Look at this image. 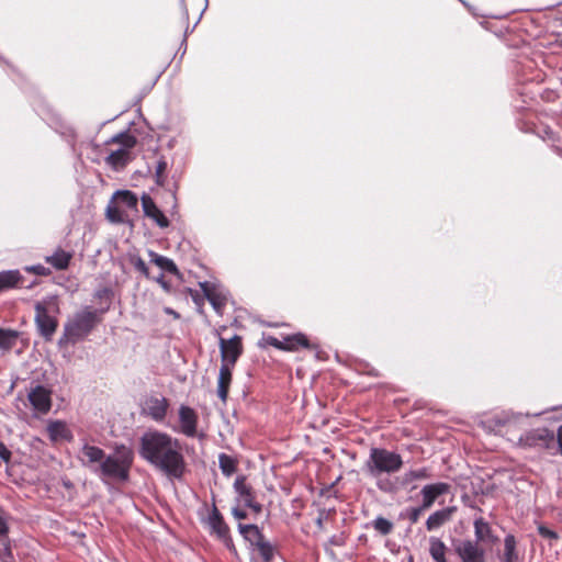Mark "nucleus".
I'll return each instance as SVG.
<instances>
[{
  "instance_id": "1",
  "label": "nucleus",
  "mask_w": 562,
  "mask_h": 562,
  "mask_svg": "<svg viewBox=\"0 0 562 562\" xmlns=\"http://www.w3.org/2000/svg\"><path fill=\"white\" fill-rule=\"evenodd\" d=\"M139 456L169 477L179 479L186 470L182 447L177 438L159 430H148L139 439Z\"/></svg>"
},
{
  "instance_id": "2",
  "label": "nucleus",
  "mask_w": 562,
  "mask_h": 562,
  "mask_svg": "<svg viewBox=\"0 0 562 562\" xmlns=\"http://www.w3.org/2000/svg\"><path fill=\"white\" fill-rule=\"evenodd\" d=\"M134 122L104 142L103 160L113 172H122L136 159L138 138L131 132Z\"/></svg>"
},
{
  "instance_id": "3",
  "label": "nucleus",
  "mask_w": 562,
  "mask_h": 562,
  "mask_svg": "<svg viewBox=\"0 0 562 562\" xmlns=\"http://www.w3.org/2000/svg\"><path fill=\"white\" fill-rule=\"evenodd\" d=\"M402 467L403 460L398 453L383 448H371L363 470L376 481V487L380 491L392 493L395 491L394 484L389 479H383L382 475L396 473Z\"/></svg>"
},
{
  "instance_id": "4",
  "label": "nucleus",
  "mask_w": 562,
  "mask_h": 562,
  "mask_svg": "<svg viewBox=\"0 0 562 562\" xmlns=\"http://www.w3.org/2000/svg\"><path fill=\"white\" fill-rule=\"evenodd\" d=\"M101 322L100 313L91 306H85L67 318L58 346L75 345L88 337Z\"/></svg>"
},
{
  "instance_id": "5",
  "label": "nucleus",
  "mask_w": 562,
  "mask_h": 562,
  "mask_svg": "<svg viewBox=\"0 0 562 562\" xmlns=\"http://www.w3.org/2000/svg\"><path fill=\"white\" fill-rule=\"evenodd\" d=\"M133 460L132 449L121 445L115 448L113 453L104 457L102 463L98 465L97 475L102 480L124 482L128 479Z\"/></svg>"
},
{
  "instance_id": "6",
  "label": "nucleus",
  "mask_w": 562,
  "mask_h": 562,
  "mask_svg": "<svg viewBox=\"0 0 562 562\" xmlns=\"http://www.w3.org/2000/svg\"><path fill=\"white\" fill-rule=\"evenodd\" d=\"M35 324L45 340H52L58 327L59 304L56 296H46L35 303Z\"/></svg>"
},
{
  "instance_id": "7",
  "label": "nucleus",
  "mask_w": 562,
  "mask_h": 562,
  "mask_svg": "<svg viewBox=\"0 0 562 562\" xmlns=\"http://www.w3.org/2000/svg\"><path fill=\"white\" fill-rule=\"evenodd\" d=\"M526 418L520 414H514L510 412H503L493 417L492 423L494 424V429L504 435L508 436V439L514 441L520 435H516L515 432H520L524 428Z\"/></svg>"
},
{
  "instance_id": "8",
  "label": "nucleus",
  "mask_w": 562,
  "mask_h": 562,
  "mask_svg": "<svg viewBox=\"0 0 562 562\" xmlns=\"http://www.w3.org/2000/svg\"><path fill=\"white\" fill-rule=\"evenodd\" d=\"M221 366L234 368L236 361L243 352L241 338L237 335L231 339L220 338Z\"/></svg>"
},
{
  "instance_id": "9",
  "label": "nucleus",
  "mask_w": 562,
  "mask_h": 562,
  "mask_svg": "<svg viewBox=\"0 0 562 562\" xmlns=\"http://www.w3.org/2000/svg\"><path fill=\"white\" fill-rule=\"evenodd\" d=\"M553 441H554L553 432L549 431L546 428L531 430V431L526 432L525 435L520 434L517 437V445L520 447L547 448Z\"/></svg>"
},
{
  "instance_id": "10",
  "label": "nucleus",
  "mask_w": 562,
  "mask_h": 562,
  "mask_svg": "<svg viewBox=\"0 0 562 562\" xmlns=\"http://www.w3.org/2000/svg\"><path fill=\"white\" fill-rule=\"evenodd\" d=\"M462 562H486L482 544L473 540H464L456 548Z\"/></svg>"
},
{
  "instance_id": "11",
  "label": "nucleus",
  "mask_w": 562,
  "mask_h": 562,
  "mask_svg": "<svg viewBox=\"0 0 562 562\" xmlns=\"http://www.w3.org/2000/svg\"><path fill=\"white\" fill-rule=\"evenodd\" d=\"M27 398L33 407L40 414H46L52 407L50 391L42 385L31 389Z\"/></svg>"
},
{
  "instance_id": "12",
  "label": "nucleus",
  "mask_w": 562,
  "mask_h": 562,
  "mask_svg": "<svg viewBox=\"0 0 562 562\" xmlns=\"http://www.w3.org/2000/svg\"><path fill=\"white\" fill-rule=\"evenodd\" d=\"M105 457L104 451L95 446L85 443L79 453L81 464L90 469L97 474L98 465H100Z\"/></svg>"
},
{
  "instance_id": "13",
  "label": "nucleus",
  "mask_w": 562,
  "mask_h": 562,
  "mask_svg": "<svg viewBox=\"0 0 562 562\" xmlns=\"http://www.w3.org/2000/svg\"><path fill=\"white\" fill-rule=\"evenodd\" d=\"M206 524L212 533L216 535L218 539L228 544L231 542L229 528L224 521L223 516L218 512L215 505L207 517Z\"/></svg>"
},
{
  "instance_id": "14",
  "label": "nucleus",
  "mask_w": 562,
  "mask_h": 562,
  "mask_svg": "<svg viewBox=\"0 0 562 562\" xmlns=\"http://www.w3.org/2000/svg\"><path fill=\"white\" fill-rule=\"evenodd\" d=\"M200 286L209 300L215 312L220 315L223 314V310L227 302V295L222 289L210 282H202Z\"/></svg>"
},
{
  "instance_id": "15",
  "label": "nucleus",
  "mask_w": 562,
  "mask_h": 562,
  "mask_svg": "<svg viewBox=\"0 0 562 562\" xmlns=\"http://www.w3.org/2000/svg\"><path fill=\"white\" fill-rule=\"evenodd\" d=\"M234 488L238 494L239 501L255 513L259 514L262 509L261 505L255 502L252 488L246 484L245 476H238L235 480Z\"/></svg>"
},
{
  "instance_id": "16",
  "label": "nucleus",
  "mask_w": 562,
  "mask_h": 562,
  "mask_svg": "<svg viewBox=\"0 0 562 562\" xmlns=\"http://www.w3.org/2000/svg\"><path fill=\"white\" fill-rule=\"evenodd\" d=\"M180 431L187 437L196 435L198 415L195 411L189 406L181 405L179 407Z\"/></svg>"
},
{
  "instance_id": "17",
  "label": "nucleus",
  "mask_w": 562,
  "mask_h": 562,
  "mask_svg": "<svg viewBox=\"0 0 562 562\" xmlns=\"http://www.w3.org/2000/svg\"><path fill=\"white\" fill-rule=\"evenodd\" d=\"M142 207L145 216L153 220L156 223V225H158L160 228H166L169 226L168 218L158 209V206L149 195L144 194L142 196Z\"/></svg>"
},
{
  "instance_id": "18",
  "label": "nucleus",
  "mask_w": 562,
  "mask_h": 562,
  "mask_svg": "<svg viewBox=\"0 0 562 562\" xmlns=\"http://www.w3.org/2000/svg\"><path fill=\"white\" fill-rule=\"evenodd\" d=\"M169 403L165 397H149L145 401L144 413L156 422H161L166 417Z\"/></svg>"
},
{
  "instance_id": "19",
  "label": "nucleus",
  "mask_w": 562,
  "mask_h": 562,
  "mask_svg": "<svg viewBox=\"0 0 562 562\" xmlns=\"http://www.w3.org/2000/svg\"><path fill=\"white\" fill-rule=\"evenodd\" d=\"M46 430L54 443L71 441L74 438L71 430L63 420H49Z\"/></svg>"
},
{
  "instance_id": "20",
  "label": "nucleus",
  "mask_w": 562,
  "mask_h": 562,
  "mask_svg": "<svg viewBox=\"0 0 562 562\" xmlns=\"http://www.w3.org/2000/svg\"><path fill=\"white\" fill-rule=\"evenodd\" d=\"M150 161H147V170L143 171L135 169L131 176H165L168 171V161L164 156H158L154 153L149 157Z\"/></svg>"
},
{
  "instance_id": "21",
  "label": "nucleus",
  "mask_w": 562,
  "mask_h": 562,
  "mask_svg": "<svg viewBox=\"0 0 562 562\" xmlns=\"http://www.w3.org/2000/svg\"><path fill=\"white\" fill-rule=\"evenodd\" d=\"M267 344L280 350H296L299 347H308L307 338L303 334H296L284 338L283 341L276 337L269 336L266 339Z\"/></svg>"
},
{
  "instance_id": "22",
  "label": "nucleus",
  "mask_w": 562,
  "mask_h": 562,
  "mask_svg": "<svg viewBox=\"0 0 562 562\" xmlns=\"http://www.w3.org/2000/svg\"><path fill=\"white\" fill-rule=\"evenodd\" d=\"M448 490L449 485L442 482L425 485L422 490L423 503L420 506L425 509H429L434 505L436 498L447 493Z\"/></svg>"
},
{
  "instance_id": "23",
  "label": "nucleus",
  "mask_w": 562,
  "mask_h": 562,
  "mask_svg": "<svg viewBox=\"0 0 562 562\" xmlns=\"http://www.w3.org/2000/svg\"><path fill=\"white\" fill-rule=\"evenodd\" d=\"M453 507H447L432 513L426 520V528L428 531H434L442 527L445 524L451 520Z\"/></svg>"
},
{
  "instance_id": "24",
  "label": "nucleus",
  "mask_w": 562,
  "mask_h": 562,
  "mask_svg": "<svg viewBox=\"0 0 562 562\" xmlns=\"http://www.w3.org/2000/svg\"><path fill=\"white\" fill-rule=\"evenodd\" d=\"M474 535H475L474 542H477L480 544H482V543L493 544L496 541V538L494 537V535L492 532L491 526L483 518H477L474 520Z\"/></svg>"
},
{
  "instance_id": "25",
  "label": "nucleus",
  "mask_w": 562,
  "mask_h": 562,
  "mask_svg": "<svg viewBox=\"0 0 562 562\" xmlns=\"http://www.w3.org/2000/svg\"><path fill=\"white\" fill-rule=\"evenodd\" d=\"M232 367L221 366L220 372H218V380H217V396L222 400V402H226L229 385L232 382Z\"/></svg>"
},
{
  "instance_id": "26",
  "label": "nucleus",
  "mask_w": 562,
  "mask_h": 562,
  "mask_svg": "<svg viewBox=\"0 0 562 562\" xmlns=\"http://www.w3.org/2000/svg\"><path fill=\"white\" fill-rule=\"evenodd\" d=\"M22 281L19 270L0 271V292L16 288Z\"/></svg>"
},
{
  "instance_id": "27",
  "label": "nucleus",
  "mask_w": 562,
  "mask_h": 562,
  "mask_svg": "<svg viewBox=\"0 0 562 562\" xmlns=\"http://www.w3.org/2000/svg\"><path fill=\"white\" fill-rule=\"evenodd\" d=\"M71 258L72 255L70 252L65 251L61 248H58L57 250H55L53 255L47 256L45 258V261L57 270H64L68 268Z\"/></svg>"
},
{
  "instance_id": "28",
  "label": "nucleus",
  "mask_w": 562,
  "mask_h": 562,
  "mask_svg": "<svg viewBox=\"0 0 562 562\" xmlns=\"http://www.w3.org/2000/svg\"><path fill=\"white\" fill-rule=\"evenodd\" d=\"M43 120L55 131L59 132V130H66L72 139L76 137L75 131L67 126L61 116L55 111L46 109V117H43Z\"/></svg>"
},
{
  "instance_id": "29",
  "label": "nucleus",
  "mask_w": 562,
  "mask_h": 562,
  "mask_svg": "<svg viewBox=\"0 0 562 562\" xmlns=\"http://www.w3.org/2000/svg\"><path fill=\"white\" fill-rule=\"evenodd\" d=\"M447 551L448 548L441 539L437 537H430L429 554L435 562H448L446 559Z\"/></svg>"
},
{
  "instance_id": "30",
  "label": "nucleus",
  "mask_w": 562,
  "mask_h": 562,
  "mask_svg": "<svg viewBox=\"0 0 562 562\" xmlns=\"http://www.w3.org/2000/svg\"><path fill=\"white\" fill-rule=\"evenodd\" d=\"M19 337L20 333L18 330L0 327V349L3 351L11 350L15 346Z\"/></svg>"
},
{
  "instance_id": "31",
  "label": "nucleus",
  "mask_w": 562,
  "mask_h": 562,
  "mask_svg": "<svg viewBox=\"0 0 562 562\" xmlns=\"http://www.w3.org/2000/svg\"><path fill=\"white\" fill-rule=\"evenodd\" d=\"M516 551V539L513 535H507L504 539V554L502 562H518Z\"/></svg>"
},
{
  "instance_id": "32",
  "label": "nucleus",
  "mask_w": 562,
  "mask_h": 562,
  "mask_svg": "<svg viewBox=\"0 0 562 562\" xmlns=\"http://www.w3.org/2000/svg\"><path fill=\"white\" fill-rule=\"evenodd\" d=\"M113 200L121 207L135 209L137 206V196L127 190L116 191Z\"/></svg>"
},
{
  "instance_id": "33",
  "label": "nucleus",
  "mask_w": 562,
  "mask_h": 562,
  "mask_svg": "<svg viewBox=\"0 0 562 562\" xmlns=\"http://www.w3.org/2000/svg\"><path fill=\"white\" fill-rule=\"evenodd\" d=\"M149 257H150L151 262H154L160 269L168 271L170 273H173V274L178 273V268L171 259L164 257L161 255H158L155 251H149Z\"/></svg>"
},
{
  "instance_id": "34",
  "label": "nucleus",
  "mask_w": 562,
  "mask_h": 562,
  "mask_svg": "<svg viewBox=\"0 0 562 562\" xmlns=\"http://www.w3.org/2000/svg\"><path fill=\"white\" fill-rule=\"evenodd\" d=\"M238 461L236 458L221 453L218 456V467L225 476H231L237 469Z\"/></svg>"
},
{
  "instance_id": "35",
  "label": "nucleus",
  "mask_w": 562,
  "mask_h": 562,
  "mask_svg": "<svg viewBox=\"0 0 562 562\" xmlns=\"http://www.w3.org/2000/svg\"><path fill=\"white\" fill-rule=\"evenodd\" d=\"M105 215L108 221L113 224H123L127 222V214L116 203L108 205Z\"/></svg>"
},
{
  "instance_id": "36",
  "label": "nucleus",
  "mask_w": 562,
  "mask_h": 562,
  "mask_svg": "<svg viewBox=\"0 0 562 562\" xmlns=\"http://www.w3.org/2000/svg\"><path fill=\"white\" fill-rule=\"evenodd\" d=\"M430 477V472L427 468H420L417 470H411L404 473L402 477L403 484H411L414 481L425 480Z\"/></svg>"
},
{
  "instance_id": "37",
  "label": "nucleus",
  "mask_w": 562,
  "mask_h": 562,
  "mask_svg": "<svg viewBox=\"0 0 562 562\" xmlns=\"http://www.w3.org/2000/svg\"><path fill=\"white\" fill-rule=\"evenodd\" d=\"M239 532L249 541H259L263 538L261 531L256 525H238Z\"/></svg>"
},
{
  "instance_id": "38",
  "label": "nucleus",
  "mask_w": 562,
  "mask_h": 562,
  "mask_svg": "<svg viewBox=\"0 0 562 562\" xmlns=\"http://www.w3.org/2000/svg\"><path fill=\"white\" fill-rule=\"evenodd\" d=\"M373 527L383 536L389 535L393 530V524L383 517H376L373 520Z\"/></svg>"
},
{
  "instance_id": "39",
  "label": "nucleus",
  "mask_w": 562,
  "mask_h": 562,
  "mask_svg": "<svg viewBox=\"0 0 562 562\" xmlns=\"http://www.w3.org/2000/svg\"><path fill=\"white\" fill-rule=\"evenodd\" d=\"M256 546L258 547L261 557L266 561H270L272 559L273 548L268 541L265 540V538H261L259 541H257Z\"/></svg>"
},
{
  "instance_id": "40",
  "label": "nucleus",
  "mask_w": 562,
  "mask_h": 562,
  "mask_svg": "<svg viewBox=\"0 0 562 562\" xmlns=\"http://www.w3.org/2000/svg\"><path fill=\"white\" fill-rule=\"evenodd\" d=\"M426 510L422 506L419 507H411L401 514L402 518H407L412 524H416L422 515V513Z\"/></svg>"
},
{
  "instance_id": "41",
  "label": "nucleus",
  "mask_w": 562,
  "mask_h": 562,
  "mask_svg": "<svg viewBox=\"0 0 562 562\" xmlns=\"http://www.w3.org/2000/svg\"><path fill=\"white\" fill-rule=\"evenodd\" d=\"M541 137L544 139V140H551V142H558L560 139V136L558 134V132H555L552 127H550L549 125H546L543 128H542V133H541Z\"/></svg>"
},
{
  "instance_id": "42",
  "label": "nucleus",
  "mask_w": 562,
  "mask_h": 562,
  "mask_svg": "<svg viewBox=\"0 0 562 562\" xmlns=\"http://www.w3.org/2000/svg\"><path fill=\"white\" fill-rule=\"evenodd\" d=\"M24 270L37 276H48L50 273L49 269L42 265L26 266Z\"/></svg>"
},
{
  "instance_id": "43",
  "label": "nucleus",
  "mask_w": 562,
  "mask_h": 562,
  "mask_svg": "<svg viewBox=\"0 0 562 562\" xmlns=\"http://www.w3.org/2000/svg\"><path fill=\"white\" fill-rule=\"evenodd\" d=\"M207 5H209V0H205V4H204V8L203 10L201 11L198 20L195 21V23L190 26L189 24L187 25V27L184 29V32H183V37L182 38H188V36L193 33V31L195 30V27L198 26V24L200 23L201 19H202V15L203 13L205 12V10L207 9Z\"/></svg>"
},
{
  "instance_id": "44",
  "label": "nucleus",
  "mask_w": 562,
  "mask_h": 562,
  "mask_svg": "<svg viewBox=\"0 0 562 562\" xmlns=\"http://www.w3.org/2000/svg\"><path fill=\"white\" fill-rule=\"evenodd\" d=\"M538 532L543 538L553 539V540L558 539V533L543 525L538 526Z\"/></svg>"
},
{
  "instance_id": "45",
  "label": "nucleus",
  "mask_w": 562,
  "mask_h": 562,
  "mask_svg": "<svg viewBox=\"0 0 562 562\" xmlns=\"http://www.w3.org/2000/svg\"><path fill=\"white\" fill-rule=\"evenodd\" d=\"M89 147L91 149V155L92 156H88L92 161L94 162H99L100 161V158L99 156L102 154L103 149H101L100 145L98 144H94V143H90L89 144Z\"/></svg>"
},
{
  "instance_id": "46",
  "label": "nucleus",
  "mask_w": 562,
  "mask_h": 562,
  "mask_svg": "<svg viewBox=\"0 0 562 562\" xmlns=\"http://www.w3.org/2000/svg\"><path fill=\"white\" fill-rule=\"evenodd\" d=\"M8 532H9V526H8L7 519L4 517V512L0 507V537L7 536Z\"/></svg>"
},
{
  "instance_id": "47",
  "label": "nucleus",
  "mask_w": 562,
  "mask_h": 562,
  "mask_svg": "<svg viewBox=\"0 0 562 562\" xmlns=\"http://www.w3.org/2000/svg\"><path fill=\"white\" fill-rule=\"evenodd\" d=\"M134 267L136 270L142 272L145 277H149L148 268L145 261L142 258H137L134 262Z\"/></svg>"
},
{
  "instance_id": "48",
  "label": "nucleus",
  "mask_w": 562,
  "mask_h": 562,
  "mask_svg": "<svg viewBox=\"0 0 562 562\" xmlns=\"http://www.w3.org/2000/svg\"><path fill=\"white\" fill-rule=\"evenodd\" d=\"M11 458V451L7 448L3 442H0V459L8 462Z\"/></svg>"
},
{
  "instance_id": "49",
  "label": "nucleus",
  "mask_w": 562,
  "mask_h": 562,
  "mask_svg": "<svg viewBox=\"0 0 562 562\" xmlns=\"http://www.w3.org/2000/svg\"><path fill=\"white\" fill-rule=\"evenodd\" d=\"M187 48H188V43H187V40L186 38H182L180 45H179V48L175 55V57H177L179 55V58L182 59L183 56L186 55L187 53Z\"/></svg>"
},
{
  "instance_id": "50",
  "label": "nucleus",
  "mask_w": 562,
  "mask_h": 562,
  "mask_svg": "<svg viewBox=\"0 0 562 562\" xmlns=\"http://www.w3.org/2000/svg\"><path fill=\"white\" fill-rule=\"evenodd\" d=\"M179 5H180L181 15H182L183 21L188 22L189 21V10H188L186 0H179Z\"/></svg>"
},
{
  "instance_id": "51",
  "label": "nucleus",
  "mask_w": 562,
  "mask_h": 562,
  "mask_svg": "<svg viewBox=\"0 0 562 562\" xmlns=\"http://www.w3.org/2000/svg\"><path fill=\"white\" fill-rule=\"evenodd\" d=\"M232 514L238 520L245 519L247 517L246 512L239 508H233Z\"/></svg>"
},
{
  "instance_id": "52",
  "label": "nucleus",
  "mask_w": 562,
  "mask_h": 562,
  "mask_svg": "<svg viewBox=\"0 0 562 562\" xmlns=\"http://www.w3.org/2000/svg\"><path fill=\"white\" fill-rule=\"evenodd\" d=\"M468 10L469 12L474 15V16H477L480 15L476 11H475V8L472 7L468 1L465 0H459Z\"/></svg>"
},
{
  "instance_id": "53",
  "label": "nucleus",
  "mask_w": 562,
  "mask_h": 562,
  "mask_svg": "<svg viewBox=\"0 0 562 562\" xmlns=\"http://www.w3.org/2000/svg\"><path fill=\"white\" fill-rule=\"evenodd\" d=\"M156 281L166 290L169 291V283L165 280L164 274L156 278Z\"/></svg>"
},
{
  "instance_id": "54",
  "label": "nucleus",
  "mask_w": 562,
  "mask_h": 562,
  "mask_svg": "<svg viewBox=\"0 0 562 562\" xmlns=\"http://www.w3.org/2000/svg\"><path fill=\"white\" fill-rule=\"evenodd\" d=\"M162 72H164V70H162V71H160V72H159V74L154 78L153 82L150 83V86H149L148 88H144V93H146V92H148L149 90H151V89H153V87L157 83V81L159 80V78H160V76H161V74H162Z\"/></svg>"
},
{
  "instance_id": "55",
  "label": "nucleus",
  "mask_w": 562,
  "mask_h": 562,
  "mask_svg": "<svg viewBox=\"0 0 562 562\" xmlns=\"http://www.w3.org/2000/svg\"><path fill=\"white\" fill-rule=\"evenodd\" d=\"M557 437H558L559 448L562 453V425L558 428Z\"/></svg>"
},
{
  "instance_id": "56",
  "label": "nucleus",
  "mask_w": 562,
  "mask_h": 562,
  "mask_svg": "<svg viewBox=\"0 0 562 562\" xmlns=\"http://www.w3.org/2000/svg\"><path fill=\"white\" fill-rule=\"evenodd\" d=\"M119 115H120V114L114 115V116H112V117H110V119H108V120H105V121L101 122V123H100V125H99V128H102V127H103L104 125H106L108 123H110V122L114 121Z\"/></svg>"
},
{
  "instance_id": "57",
  "label": "nucleus",
  "mask_w": 562,
  "mask_h": 562,
  "mask_svg": "<svg viewBox=\"0 0 562 562\" xmlns=\"http://www.w3.org/2000/svg\"><path fill=\"white\" fill-rule=\"evenodd\" d=\"M0 61H1V63L7 64L8 66H10V67L12 68V70H14V71H15L14 66L10 65V64H9V61H8V60H5V59H4V57H3L2 55H0Z\"/></svg>"
},
{
  "instance_id": "58",
  "label": "nucleus",
  "mask_w": 562,
  "mask_h": 562,
  "mask_svg": "<svg viewBox=\"0 0 562 562\" xmlns=\"http://www.w3.org/2000/svg\"><path fill=\"white\" fill-rule=\"evenodd\" d=\"M560 4H562V2H557V3L550 4V5L546 7V9H554L555 7H559Z\"/></svg>"
},
{
  "instance_id": "59",
  "label": "nucleus",
  "mask_w": 562,
  "mask_h": 562,
  "mask_svg": "<svg viewBox=\"0 0 562 562\" xmlns=\"http://www.w3.org/2000/svg\"><path fill=\"white\" fill-rule=\"evenodd\" d=\"M166 313H168V314H172V315H175V316H178V315H177L172 310H170V308H166Z\"/></svg>"
},
{
  "instance_id": "60",
  "label": "nucleus",
  "mask_w": 562,
  "mask_h": 562,
  "mask_svg": "<svg viewBox=\"0 0 562 562\" xmlns=\"http://www.w3.org/2000/svg\"><path fill=\"white\" fill-rule=\"evenodd\" d=\"M173 142H175L173 139L169 140L168 147H172L173 146Z\"/></svg>"
},
{
  "instance_id": "61",
  "label": "nucleus",
  "mask_w": 562,
  "mask_h": 562,
  "mask_svg": "<svg viewBox=\"0 0 562 562\" xmlns=\"http://www.w3.org/2000/svg\"><path fill=\"white\" fill-rule=\"evenodd\" d=\"M555 151H557L558 154H561V153H562V148H560V147H555Z\"/></svg>"
},
{
  "instance_id": "62",
  "label": "nucleus",
  "mask_w": 562,
  "mask_h": 562,
  "mask_svg": "<svg viewBox=\"0 0 562 562\" xmlns=\"http://www.w3.org/2000/svg\"><path fill=\"white\" fill-rule=\"evenodd\" d=\"M492 18L494 19H501V18H504V15H491Z\"/></svg>"
}]
</instances>
